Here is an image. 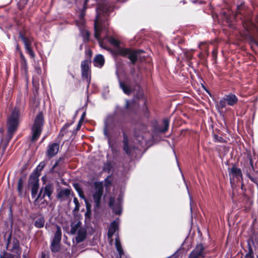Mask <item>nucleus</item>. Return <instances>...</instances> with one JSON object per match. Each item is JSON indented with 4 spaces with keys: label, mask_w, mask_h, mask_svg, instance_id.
<instances>
[{
    "label": "nucleus",
    "mask_w": 258,
    "mask_h": 258,
    "mask_svg": "<svg viewBox=\"0 0 258 258\" xmlns=\"http://www.w3.org/2000/svg\"><path fill=\"white\" fill-rule=\"evenodd\" d=\"M147 130V125L141 122L136 123L134 130V136L136 138L140 137L142 134L145 133Z\"/></svg>",
    "instance_id": "obj_19"
},
{
    "label": "nucleus",
    "mask_w": 258,
    "mask_h": 258,
    "mask_svg": "<svg viewBox=\"0 0 258 258\" xmlns=\"http://www.w3.org/2000/svg\"><path fill=\"white\" fill-rule=\"evenodd\" d=\"M81 223L78 221L77 223H72L71 225V233L73 235L75 234L81 226Z\"/></svg>",
    "instance_id": "obj_35"
},
{
    "label": "nucleus",
    "mask_w": 258,
    "mask_h": 258,
    "mask_svg": "<svg viewBox=\"0 0 258 258\" xmlns=\"http://www.w3.org/2000/svg\"><path fill=\"white\" fill-rule=\"evenodd\" d=\"M112 175H110L107 176V177L105 179L104 182H105V186L107 187L109 185H110L112 184V181L109 179V178H111Z\"/></svg>",
    "instance_id": "obj_48"
},
{
    "label": "nucleus",
    "mask_w": 258,
    "mask_h": 258,
    "mask_svg": "<svg viewBox=\"0 0 258 258\" xmlns=\"http://www.w3.org/2000/svg\"><path fill=\"white\" fill-rule=\"evenodd\" d=\"M242 170L246 176L253 183L258 185V179L252 176L255 172V168L253 166V161L251 155L247 157L242 164Z\"/></svg>",
    "instance_id": "obj_8"
},
{
    "label": "nucleus",
    "mask_w": 258,
    "mask_h": 258,
    "mask_svg": "<svg viewBox=\"0 0 258 258\" xmlns=\"http://www.w3.org/2000/svg\"><path fill=\"white\" fill-rule=\"evenodd\" d=\"M95 191L92 195L95 207L99 208L101 203V199L104 192L103 184L102 181L94 182Z\"/></svg>",
    "instance_id": "obj_11"
},
{
    "label": "nucleus",
    "mask_w": 258,
    "mask_h": 258,
    "mask_svg": "<svg viewBox=\"0 0 258 258\" xmlns=\"http://www.w3.org/2000/svg\"><path fill=\"white\" fill-rule=\"evenodd\" d=\"M59 149V145L57 143H50L48 146L45 152L46 157L48 159H51L55 156Z\"/></svg>",
    "instance_id": "obj_15"
},
{
    "label": "nucleus",
    "mask_w": 258,
    "mask_h": 258,
    "mask_svg": "<svg viewBox=\"0 0 258 258\" xmlns=\"http://www.w3.org/2000/svg\"><path fill=\"white\" fill-rule=\"evenodd\" d=\"M66 157L64 156L60 157L57 160L59 163L61 162H63L65 159Z\"/></svg>",
    "instance_id": "obj_59"
},
{
    "label": "nucleus",
    "mask_w": 258,
    "mask_h": 258,
    "mask_svg": "<svg viewBox=\"0 0 258 258\" xmlns=\"http://www.w3.org/2000/svg\"><path fill=\"white\" fill-rule=\"evenodd\" d=\"M111 209H112L113 212L115 215H120L121 213V209L119 205L115 206L113 207H112Z\"/></svg>",
    "instance_id": "obj_43"
},
{
    "label": "nucleus",
    "mask_w": 258,
    "mask_h": 258,
    "mask_svg": "<svg viewBox=\"0 0 258 258\" xmlns=\"http://www.w3.org/2000/svg\"><path fill=\"white\" fill-rule=\"evenodd\" d=\"M56 230L50 245V249L53 253L58 252L61 248V230L59 226L56 225Z\"/></svg>",
    "instance_id": "obj_12"
},
{
    "label": "nucleus",
    "mask_w": 258,
    "mask_h": 258,
    "mask_svg": "<svg viewBox=\"0 0 258 258\" xmlns=\"http://www.w3.org/2000/svg\"><path fill=\"white\" fill-rule=\"evenodd\" d=\"M54 190V185L52 183H48L44 186H42L34 201V203L39 199H44L45 197H47L49 201H51L53 199L52 194Z\"/></svg>",
    "instance_id": "obj_10"
},
{
    "label": "nucleus",
    "mask_w": 258,
    "mask_h": 258,
    "mask_svg": "<svg viewBox=\"0 0 258 258\" xmlns=\"http://www.w3.org/2000/svg\"><path fill=\"white\" fill-rule=\"evenodd\" d=\"M85 15V11L84 10V8L82 9L80 13V18H83Z\"/></svg>",
    "instance_id": "obj_61"
},
{
    "label": "nucleus",
    "mask_w": 258,
    "mask_h": 258,
    "mask_svg": "<svg viewBox=\"0 0 258 258\" xmlns=\"http://www.w3.org/2000/svg\"><path fill=\"white\" fill-rule=\"evenodd\" d=\"M111 165L110 164V163H109L105 166V167L103 168V170L105 171L107 170V172H109L111 170Z\"/></svg>",
    "instance_id": "obj_56"
},
{
    "label": "nucleus",
    "mask_w": 258,
    "mask_h": 258,
    "mask_svg": "<svg viewBox=\"0 0 258 258\" xmlns=\"http://www.w3.org/2000/svg\"><path fill=\"white\" fill-rule=\"evenodd\" d=\"M94 65L95 66L101 68L103 66L105 62V59L102 54H97L94 59Z\"/></svg>",
    "instance_id": "obj_26"
},
{
    "label": "nucleus",
    "mask_w": 258,
    "mask_h": 258,
    "mask_svg": "<svg viewBox=\"0 0 258 258\" xmlns=\"http://www.w3.org/2000/svg\"><path fill=\"white\" fill-rule=\"evenodd\" d=\"M92 54H93V52H92V51L91 49H88V50H86V51H85V55L87 57V59H91V57L92 56Z\"/></svg>",
    "instance_id": "obj_49"
},
{
    "label": "nucleus",
    "mask_w": 258,
    "mask_h": 258,
    "mask_svg": "<svg viewBox=\"0 0 258 258\" xmlns=\"http://www.w3.org/2000/svg\"><path fill=\"white\" fill-rule=\"evenodd\" d=\"M115 199L113 197H111L109 200V206L112 208L115 206Z\"/></svg>",
    "instance_id": "obj_50"
},
{
    "label": "nucleus",
    "mask_w": 258,
    "mask_h": 258,
    "mask_svg": "<svg viewBox=\"0 0 258 258\" xmlns=\"http://www.w3.org/2000/svg\"><path fill=\"white\" fill-rule=\"evenodd\" d=\"M74 203L75 205V208L74 209V211L78 212L79 210L80 209V203L79 202V201L78 199L76 197H75L74 198Z\"/></svg>",
    "instance_id": "obj_44"
},
{
    "label": "nucleus",
    "mask_w": 258,
    "mask_h": 258,
    "mask_svg": "<svg viewBox=\"0 0 258 258\" xmlns=\"http://www.w3.org/2000/svg\"><path fill=\"white\" fill-rule=\"evenodd\" d=\"M35 70L36 73L38 75H41L42 73L41 68L39 65L35 67Z\"/></svg>",
    "instance_id": "obj_55"
},
{
    "label": "nucleus",
    "mask_w": 258,
    "mask_h": 258,
    "mask_svg": "<svg viewBox=\"0 0 258 258\" xmlns=\"http://www.w3.org/2000/svg\"><path fill=\"white\" fill-rule=\"evenodd\" d=\"M26 105L25 99L22 94L19 93L16 98V104L14 109L11 112L7 120V127L8 132V139L3 141L2 143V156L4 154L9 143L13 136L14 133L18 129L20 117L23 114Z\"/></svg>",
    "instance_id": "obj_1"
},
{
    "label": "nucleus",
    "mask_w": 258,
    "mask_h": 258,
    "mask_svg": "<svg viewBox=\"0 0 258 258\" xmlns=\"http://www.w3.org/2000/svg\"><path fill=\"white\" fill-rule=\"evenodd\" d=\"M132 67H130V75L141 73L140 70H136V68L134 66V65L132 64Z\"/></svg>",
    "instance_id": "obj_45"
},
{
    "label": "nucleus",
    "mask_w": 258,
    "mask_h": 258,
    "mask_svg": "<svg viewBox=\"0 0 258 258\" xmlns=\"http://www.w3.org/2000/svg\"><path fill=\"white\" fill-rule=\"evenodd\" d=\"M116 75L119 88L125 94L130 95L135 91L136 87H140L142 80L141 73L130 75V77L125 76L124 80L120 79L117 71H116Z\"/></svg>",
    "instance_id": "obj_3"
},
{
    "label": "nucleus",
    "mask_w": 258,
    "mask_h": 258,
    "mask_svg": "<svg viewBox=\"0 0 258 258\" xmlns=\"http://www.w3.org/2000/svg\"><path fill=\"white\" fill-rule=\"evenodd\" d=\"M81 73L82 78L86 80L88 83L87 87H89L91 82V71H82Z\"/></svg>",
    "instance_id": "obj_31"
},
{
    "label": "nucleus",
    "mask_w": 258,
    "mask_h": 258,
    "mask_svg": "<svg viewBox=\"0 0 258 258\" xmlns=\"http://www.w3.org/2000/svg\"><path fill=\"white\" fill-rule=\"evenodd\" d=\"M12 232L11 231L10 233H9V236H8V237L7 238V245H6V248L7 249H8V246H9V245L10 244L11 241V240H12Z\"/></svg>",
    "instance_id": "obj_52"
},
{
    "label": "nucleus",
    "mask_w": 258,
    "mask_h": 258,
    "mask_svg": "<svg viewBox=\"0 0 258 258\" xmlns=\"http://www.w3.org/2000/svg\"><path fill=\"white\" fill-rule=\"evenodd\" d=\"M81 34L83 39V42L86 43L90 41V33L88 30L84 29L81 32Z\"/></svg>",
    "instance_id": "obj_33"
},
{
    "label": "nucleus",
    "mask_w": 258,
    "mask_h": 258,
    "mask_svg": "<svg viewBox=\"0 0 258 258\" xmlns=\"http://www.w3.org/2000/svg\"><path fill=\"white\" fill-rule=\"evenodd\" d=\"M18 34L19 38L24 44L26 52L30 55L31 58L34 60L35 53L32 47V43L34 40L33 36L25 27L19 30Z\"/></svg>",
    "instance_id": "obj_5"
},
{
    "label": "nucleus",
    "mask_w": 258,
    "mask_h": 258,
    "mask_svg": "<svg viewBox=\"0 0 258 258\" xmlns=\"http://www.w3.org/2000/svg\"><path fill=\"white\" fill-rule=\"evenodd\" d=\"M88 1H89V0H85L84 2V5H83V8H84V11H86V10L87 8V5L88 4Z\"/></svg>",
    "instance_id": "obj_60"
},
{
    "label": "nucleus",
    "mask_w": 258,
    "mask_h": 258,
    "mask_svg": "<svg viewBox=\"0 0 258 258\" xmlns=\"http://www.w3.org/2000/svg\"><path fill=\"white\" fill-rule=\"evenodd\" d=\"M86 209L87 211L85 214V219L90 220L91 218V210L89 204H87Z\"/></svg>",
    "instance_id": "obj_40"
},
{
    "label": "nucleus",
    "mask_w": 258,
    "mask_h": 258,
    "mask_svg": "<svg viewBox=\"0 0 258 258\" xmlns=\"http://www.w3.org/2000/svg\"><path fill=\"white\" fill-rule=\"evenodd\" d=\"M71 193V189L61 188L58 191L56 197L60 202H63L70 198Z\"/></svg>",
    "instance_id": "obj_18"
},
{
    "label": "nucleus",
    "mask_w": 258,
    "mask_h": 258,
    "mask_svg": "<svg viewBox=\"0 0 258 258\" xmlns=\"http://www.w3.org/2000/svg\"><path fill=\"white\" fill-rule=\"evenodd\" d=\"M72 124V123H65L61 128L60 132L59 133V136L60 137H63L64 136V134L66 133L65 131L67 130Z\"/></svg>",
    "instance_id": "obj_39"
},
{
    "label": "nucleus",
    "mask_w": 258,
    "mask_h": 258,
    "mask_svg": "<svg viewBox=\"0 0 258 258\" xmlns=\"http://www.w3.org/2000/svg\"><path fill=\"white\" fill-rule=\"evenodd\" d=\"M87 230L85 228H80L78 231L77 235L75 238L77 243H80L84 241L87 238Z\"/></svg>",
    "instance_id": "obj_22"
},
{
    "label": "nucleus",
    "mask_w": 258,
    "mask_h": 258,
    "mask_svg": "<svg viewBox=\"0 0 258 258\" xmlns=\"http://www.w3.org/2000/svg\"><path fill=\"white\" fill-rule=\"evenodd\" d=\"M221 17L227 23H231V12L229 11H222L221 12Z\"/></svg>",
    "instance_id": "obj_28"
},
{
    "label": "nucleus",
    "mask_w": 258,
    "mask_h": 258,
    "mask_svg": "<svg viewBox=\"0 0 258 258\" xmlns=\"http://www.w3.org/2000/svg\"><path fill=\"white\" fill-rule=\"evenodd\" d=\"M115 244L116 248L118 252L119 256L121 258V256L124 254V251H123V249L122 248L121 244V243H120V242L119 241L118 237H117L115 239Z\"/></svg>",
    "instance_id": "obj_32"
},
{
    "label": "nucleus",
    "mask_w": 258,
    "mask_h": 258,
    "mask_svg": "<svg viewBox=\"0 0 258 258\" xmlns=\"http://www.w3.org/2000/svg\"><path fill=\"white\" fill-rule=\"evenodd\" d=\"M28 0H19L17 3L18 9L21 11L23 10L27 4Z\"/></svg>",
    "instance_id": "obj_38"
},
{
    "label": "nucleus",
    "mask_w": 258,
    "mask_h": 258,
    "mask_svg": "<svg viewBox=\"0 0 258 258\" xmlns=\"http://www.w3.org/2000/svg\"><path fill=\"white\" fill-rule=\"evenodd\" d=\"M83 122V121H81V120H79L78 125L77 126L76 129V131H79L80 130V128L82 126Z\"/></svg>",
    "instance_id": "obj_58"
},
{
    "label": "nucleus",
    "mask_w": 258,
    "mask_h": 258,
    "mask_svg": "<svg viewBox=\"0 0 258 258\" xmlns=\"http://www.w3.org/2000/svg\"><path fill=\"white\" fill-rule=\"evenodd\" d=\"M28 184L31 185V196L32 198L36 197L39 188V181L31 180L29 179Z\"/></svg>",
    "instance_id": "obj_23"
},
{
    "label": "nucleus",
    "mask_w": 258,
    "mask_h": 258,
    "mask_svg": "<svg viewBox=\"0 0 258 258\" xmlns=\"http://www.w3.org/2000/svg\"><path fill=\"white\" fill-rule=\"evenodd\" d=\"M217 54H218V49L216 48H214V49L212 51V56L213 57V59L215 61V62H216L217 58Z\"/></svg>",
    "instance_id": "obj_46"
},
{
    "label": "nucleus",
    "mask_w": 258,
    "mask_h": 258,
    "mask_svg": "<svg viewBox=\"0 0 258 258\" xmlns=\"http://www.w3.org/2000/svg\"><path fill=\"white\" fill-rule=\"evenodd\" d=\"M45 222V218L42 215L34 221V226L37 228H41L44 227Z\"/></svg>",
    "instance_id": "obj_30"
},
{
    "label": "nucleus",
    "mask_w": 258,
    "mask_h": 258,
    "mask_svg": "<svg viewBox=\"0 0 258 258\" xmlns=\"http://www.w3.org/2000/svg\"><path fill=\"white\" fill-rule=\"evenodd\" d=\"M48 202L46 200L44 199V200L40 204V205L41 206V209H42L43 208H45L46 206L48 205Z\"/></svg>",
    "instance_id": "obj_54"
},
{
    "label": "nucleus",
    "mask_w": 258,
    "mask_h": 258,
    "mask_svg": "<svg viewBox=\"0 0 258 258\" xmlns=\"http://www.w3.org/2000/svg\"><path fill=\"white\" fill-rule=\"evenodd\" d=\"M238 101V97L234 94L230 93L225 95L216 104V108L217 111L222 114L223 112V109L226 107L227 105L233 106L237 104Z\"/></svg>",
    "instance_id": "obj_7"
},
{
    "label": "nucleus",
    "mask_w": 258,
    "mask_h": 258,
    "mask_svg": "<svg viewBox=\"0 0 258 258\" xmlns=\"http://www.w3.org/2000/svg\"><path fill=\"white\" fill-rule=\"evenodd\" d=\"M167 51L170 55H173L174 54L173 51L169 47H167Z\"/></svg>",
    "instance_id": "obj_64"
},
{
    "label": "nucleus",
    "mask_w": 258,
    "mask_h": 258,
    "mask_svg": "<svg viewBox=\"0 0 258 258\" xmlns=\"http://www.w3.org/2000/svg\"><path fill=\"white\" fill-rule=\"evenodd\" d=\"M207 251L202 243L198 244L188 255V258H205Z\"/></svg>",
    "instance_id": "obj_14"
},
{
    "label": "nucleus",
    "mask_w": 258,
    "mask_h": 258,
    "mask_svg": "<svg viewBox=\"0 0 258 258\" xmlns=\"http://www.w3.org/2000/svg\"><path fill=\"white\" fill-rule=\"evenodd\" d=\"M228 171L230 176H232L233 177H240L242 179L243 175L242 170L240 168L236 167L235 164H232L231 168H228Z\"/></svg>",
    "instance_id": "obj_20"
},
{
    "label": "nucleus",
    "mask_w": 258,
    "mask_h": 258,
    "mask_svg": "<svg viewBox=\"0 0 258 258\" xmlns=\"http://www.w3.org/2000/svg\"><path fill=\"white\" fill-rule=\"evenodd\" d=\"M118 228V224L117 222L115 221H113L112 222L109 227L108 232H107V237L109 239H111L113 235L116 232V231Z\"/></svg>",
    "instance_id": "obj_24"
},
{
    "label": "nucleus",
    "mask_w": 258,
    "mask_h": 258,
    "mask_svg": "<svg viewBox=\"0 0 258 258\" xmlns=\"http://www.w3.org/2000/svg\"><path fill=\"white\" fill-rule=\"evenodd\" d=\"M8 250L11 252H15L17 254V257H18V258H20L21 254V249L20 246L19 240L17 238H13L12 248Z\"/></svg>",
    "instance_id": "obj_21"
},
{
    "label": "nucleus",
    "mask_w": 258,
    "mask_h": 258,
    "mask_svg": "<svg viewBox=\"0 0 258 258\" xmlns=\"http://www.w3.org/2000/svg\"><path fill=\"white\" fill-rule=\"evenodd\" d=\"M214 142L226 143V140H224L222 137L218 136L216 134L214 135Z\"/></svg>",
    "instance_id": "obj_42"
},
{
    "label": "nucleus",
    "mask_w": 258,
    "mask_h": 258,
    "mask_svg": "<svg viewBox=\"0 0 258 258\" xmlns=\"http://www.w3.org/2000/svg\"><path fill=\"white\" fill-rule=\"evenodd\" d=\"M46 165V162L45 161H42L38 164L36 168L33 170V172L31 174L29 179L31 180H37L39 181V177L40 176V172L43 170L44 167Z\"/></svg>",
    "instance_id": "obj_17"
},
{
    "label": "nucleus",
    "mask_w": 258,
    "mask_h": 258,
    "mask_svg": "<svg viewBox=\"0 0 258 258\" xmlns=\"http://www.w3.org/2000/svg\"><path fill=\"white\" fill-rule=\"evenodd\" d=\"M60 163L56 160L55 164L53 165L52 167V170H53Z\"/></svg>",
    "instance_id": "obj_63"
},
{
    "label": "nucleus",
    "mask_w": 258,
    "mask_h": 258,
    "mask_svg": "<svg viewBox=\"0 0 258 258\" xmlns=\"http://www.w3.org/2000/svg\"><path fill=\"white\" fill-rule=\"evenodd\" d=\"M86 112H85V111H84V112L82 113V115H81V118H80V120H81V121H84V117L86 116Z\"/></svg>",
    "instance_id": "obj_62"
},
{
    "label": "nucleus",
    "mask_w": 258,
    "mask_h": 258,
    "mask_svg": "<svg viewBox=\"0 0 258 258\" xmlns=\"http://www.w3.org/2000/svg\"><path fill=\"white\" fill-rule=\"evenodd\" d=\"M163 126L160 127L158 129V132L161 133H165L167 132L169 129L170 119L168 118H165L163 119Z\"/></svg>",
    "instance_id": "obj_27"
},
{
    "label": "nucleus",
    "mask_w": 258,
    "mask_h": 258,
    "mask_svg": "<svg viewBox=\"0 0 258 258\" xmlns=\"http://www.w3.org/2000/svg\"><path fill=\"white\" fill-rule=\"evenodd\" d=\"M130 109V102L129 100H126L125 102V105L122 111H127Z\"/></svg>",
    "instance_id": "obj_51"
},
{
    "label": "nucleus",
    "mask_w": 258,
    "mask_h": 258,
    "mask_svg": "<svg viewBox=\"0 0 258 258\" xmlns=\"http://www.w3.org/2000/svg\"><path fill=\"white\" fill-rule=\"evenodd\" d=\"M103 134L105 137L108 138V141H110V138L108 133L107 123L105 124V125L103 128Z\"/></svg>",
    "instance_id": "obj_47"
},
{
    "label": "nucleus",
    "mask_w": 258,
    "mask_h": 258,
    "mask_svg": "<svg viewBox=\"0 0 258 258\" xmlns=\"http://www.w3.org/2000/svg\"><path fill=\"white\" fill-rule=\"evenodd\" d=\"M32 84L35 87H37L39 86V80H35L34 78L32 80Z\"/></svg>",
    "instance_id": "obj_57"
},
{
    "label": "nucleus",
    "mask_w": 258,
    "mask_h": 258,
    "mask_svg": "<svg viewBox=\"0 0 258 258\" xmlns=\"http://www.w3.org/2000/svg\"><path fill=\"white\" fill-rule=\"evenodd\" d=\"M116 123L122 133L123 150L128 156H130L132 154V151L128 145V138L127 135L126 133L125 122L123 120L118 119L116 121Z\"/></svg>",
    "instance_id": "obj_9"
},
{
    "label": "nucleus",
    "mask_w": 258,
    "mask_h": 258,
    "mask_svg": "<svg viewBox=\"0 0 258 258\" xmlns=\"http://www.w3.org/2000/svg\"><path fill=\"white\" fill-rule=\"evenodd\" d=\"M117 2H124L125 0H115ZM96 8V16L94 21V37L98 41L100 40V34L102 31V24L100 22V15H108L110 11L111 8L106 2L105 0H102L98 2Z\"/></svg>",
    "instance_id": "obj_4"
},
{
    "label": "nucleus",
    "mask_w": 258,
    "mask_h": 258,
    "mask_svg": "<svg viewBox=\"0 0 258 258\" xmlns=\"http://www.w3.org/2000/svg\"><path fill=\"white\" fill-rule=\"evenodd\" d=\"M20 64H21V68L22 70L24 71L25 75H27L28 73V63L26 58H25L24 55L23 54L22 52H21L20 55Z\"/></svg>",
    "instance_id": "obj_25"
},
{
    "label": "nucleus",
    "mask_w": 258,
    "mask_h": 258,
    "mask_svg": "<svg viewBox=\"0 0 258 258\" xmlns=\"http://www.w3.org/2000/svg\"><path fill=\"white\" fill-rule=\"evenodd\" d=\"M199 48L201 51L198 55V57L201 60L202 64L205 66H208V57L209 56V45L205 42H201L199 44Z\"/></svg>",
    "instance_id": "obj_13"
},
{
    "label": "nucleus",
    "mask_w": 258,
    "mask_h": 258,
    "mask_svg": "<svg viewBox=\"0 0 258 258\" xmlns=\"http://www.w3.org/2000/svg\"><path fill=\"white\" fill-rule=\"evenodd\" d=\"M245 255L254 256L253 249H252V247L250 246L249 243H248V251L246 254Z\"/></svg>",
    "instance_id": "obj_53"
},
{
    "label": "nucleus",
    "mask_w": 258,
    "mask_h": 258,
    "mask_svg": "<svg viewBox=\"0 0 258 258\" xmlns=\"http://www.w3.org/2000/svg\"><path fill=\"white\" fill-rule=\"evenodd\" d=\"M143 112H144V116L147 119H148L150 115V112L148 109L147 101H145L144 103L143 106Z\"/></svg>",
    "instance_id": "obj_37"
},
{
    "label": "nucleus",
    "mask_w": 258,
    "mask_h": 258,
    "mask_svg": "<svg viewBox=\"0 0 258 258\" xmlns=\"http://www.w3.org/2000/svg\"><path fill=\"white\" fill-rule=\"evenodd\" d=\"M44 123V114L42 111H40L36 116L31 127L32 137L31 141L32 142H36L39 138L43 131Z\"/></svg>",
    "instance_id": "obj_6"
},
{
    "label": "nucleus",
    "mask_w": 258,
    "mask_h": 258,
    "mask_svg": "<svg viewBox=\"0 0 258 258\" xmlns=\"http://www.w3.org/2000/svg\"><path fill=\"white\" fill-rule=\"evenodd\" d=\"M73 186L78 193L80 197L84 199L85 196L84 195V192L82 188L80 187V184L78 183H75L73 184Z\"/></svg>",
    "instance_id": "obj_36"
},
{
    "label": "nucleus",
    "mask_w": 258,
    "mask_h": 258,
    "mask_svg": "<svg viewBox=\"0 0 258 258\" xmlns=\"http://www.w3.org/2000/svg\"><path fill=\"white\" fill-rule=\"evenodd\" d=\"M26 179V174H24L20 177L18 180L17 190L20 198L25 197L27 195L26 188L25 187Z\"/></svg>",
    "instance_id": "obj_16"
},
{
    "label": "nucleus",
    "mask_w": 258,
    "mask_h": 258,
    "mask_svg": "<svg viewBox=\"0 0 258 258\" xmlns=\"http://www.w3.org/2000/svg\"><path fill=\"white\" fill-rule=\"evenodd\" d=\"M109 43L115 48L112 51L113 55H119L126 57L130 60L131 64L135 65L138 60L139 56L144 51L140 49H133L131 47H122L120 46V41L113 37L109 38Z\"/></svg>",
    "instance_id": "obj_2"
},
{
    "label": "nucleus",
    "mask_w": 258,
    "mask_h": 258,
    "mask_svg": "<svg viewBox=\"0 0 258 258\" xmlns=\"http://www.w3.org/2000/svg\"><path fill=\"white\" fill-rule=\"evenodd\" d=\"M0 258H15V255L12 253L4 251L3 254L0 255ZM17 258H18V257H17Z\"/></svg>",
    "instance_id": "obj_41"
},
{
    "label": "nucleus",
    "mask_w": 258,
    "mask_h": 258,
    "mask_svg": "<svg viewBox=\"0 0 258 258\" xmlns=\"http://www.w3.org/2000/svg\"><path fill=\"white\" fill-rule=\"evenodd\" d=\"M91 59H86L82 61L81 64V71L89 70L91 71Z\"/></svg>",
    "instance_id": "obj_29"
},
{
    "label": "nucleus",
    "mask_w": 258,
    "mask_h": 258,
    "mask_svg": "<svg viewBox=\"0 0 258 258\" xmlns=\"http://www.w3.org/2000/svg\"><path fill=\"white\" fill-rule=\"evenodd\" d=\"M183 53L184 57H185L187 61L190 63V61L193 58V52L191 50H189L188 49H183Z\"/></svg>",
    "instance_id": "obj_34"
}]
</instances>
